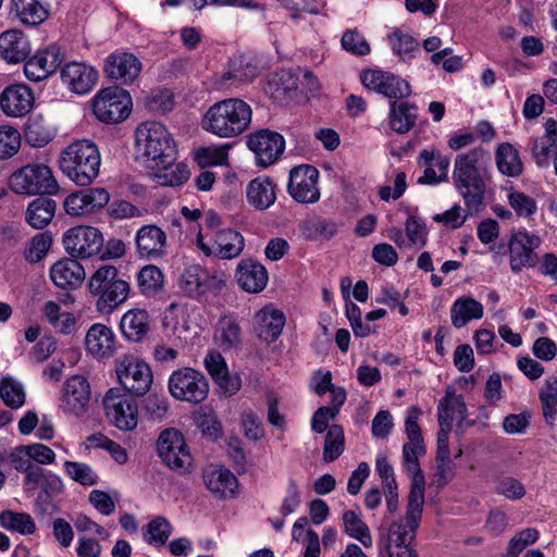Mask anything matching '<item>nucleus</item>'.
Instances as JSON below:
<instances>
[{"mask_svg": "<svg viewBox=\"0 0 557 557\" xmlns=\"http://www.w3.org/2000/svg\"><path fill=\"white\" fill-rule=\"evenodd\" d=\"M488 153L483 148H472L458 153L451 173L453 185L463 200L470 215L480 213L484 208L486 183L485 171Z\"/></svg>", "mask_w": 557, "mask_h": 557, "instance_id": "nucleus-1", "label": "nucleus"}, {"mask_svg": "<svg viewBox=\"0 0 557 557\" xmlns=\"http://www.w3.org/2000/svg\"><path fill=\"white\" fill-rule=\"evenodd\" d=\"M252 119L251 107L239 98H228L210 106L201 127L216 137L230 139L244 134Z\"/></svg>", "mask_w": 557, "mask_h": 557, "instance_id": "nucleus-2", "label": "nucleus"}, {"mask_svg": "<svg viewBox=\"0 0 557 557\" xmlns=\"http://www.w3.org/2000/svg\"><path fill=\"white\" fill-rule=\"evenodd\" d=\"M136 159L148 169L176 161V145L168 128L158 122L146 121L135 132Z\"/></svg>", "mask_w": 557, "mask_h": 557, "instance_id": "nucleus-3", "label": "nucleus"}, {"mask_svg": "<svg viewBox=\"0 0 557 557\" xmlns=\"http://www.w3.org/2000/svg\"><path fill=\"white\" fill-rule=\"evenodd\" d=\"M101 164L98 147L90 140H77L61 153L60 170L79 186L90 185L99 174Z\"/></svg>", "mask_w": 557, "mask_h": 557, "instance_id": "nucleus-4", "label": "nucleus"}, {"mask_svg": "<svg viewBox=\"0 0 557 557\" xmlns=\"http://www.w3.org/2000/svg\"><path fill=\"white\" fill-rule=\"evenodd\" d=\"M90 295L96 298V309L102 314H110L124 304L131 292L129 283L119 276L114 265H101L88 282Z\"/></svg>", "mask_w": 557, "mask_h": 557, "instance_id": "nucleus-5", "label": "nucleus"}, {"mask_svg": "<svg viewBox=\"0 0 557 557\" xmlns=\"http://www.w3.org/2000/svg\"><path fill=\"white\" fill-rule=\"evenodd\" d=\"M9 186L13 193L26 196L45 197L59 190L51 169L41 163L27 164L13 172L9 178Z\"/></svg>", "mask_w": 557, "mask_h": 557, "instance_id": "nucleus-6", "label": "nucleus"}, {"mask_svg": "<svg viewBox=\"0 0 557 557\" xmlns=\"http://www.w3.org/2000/svg\"><path fill=\"white\" fill-rule=\"evenodd\" d=\"M115 372L124 391L132 396H144L151 387L150 366L134 355H123L115 361Z\"/></svg>", "mask_w": 557, "mask_h": 557, "instance_id": "nucleus-7", "label": "nucleus"}, {"mask_svg": "<svg viewBox=\"0 0 557 557\" xmlns=\"http://www.w3.org/2000/svg\"><path fill=\"white\" fill-rule=\"evenodd\" d=\"M423 505L424 497L408 496L406 520L393 522L388 530L389 553H400L404 548L412 549L410 544L416 539Z\"/></svg>", "mask_w": 557, "mask_h": 557, "instance_id": "nucleus-8", "label": "nucleus"}, {"mask_svg": "<svg viewBox=\"0 0 557 557\" xmlns=\"http://www.w3.org/2000/svg\"><path fill=\"white\" fill-rule=\"evenodd\" d=\"M94 113L104 123H119L131 113L132 98L125 89L112 86L102 89L92 101Z\"/></svg>", "mask_w": 557, "mask_h": 557, "instance_id": "nucleus-9", "label": "nucleus"}, {"mask_svg": "<svg viewBox=\"0 0 557 557\" xmlns=\"http://www.w3.org/2000/svg\"><path fill=\"white\" fill-rule=\"evenodd\" d=\"M208 391L207 379L193 368H182L170 375L169 392L175 399L198 404L206 399Z\"/></svg>", "mask_w": 557, "mask_h": 557, "instance_id": "nucleus-10", "label": "nucleus"}, {"mask_svg": "<svg viewBox=\"0 0 557 557\" xmlns=\"http://www.w3.org/2000/svg\"><path fill=\"white\" fill-rule=\"evenodd\" d=\"M225 282L223 272H209L200 264H190L181 273L178 287L187 297L196 298L208 292L221 290Z\"/></svg>", "mask_w": 557, "mask_h": 557, "instance_id": "nucleus-11", "label": "nucleus"}, {"mask_svg": "<svg viewBox=\"0 0 557 557\" xmlns=\"http://www.w3.org/2000/svg\"><path fill=\"white\" fill-rule=\"evenodd\" d=\"M103 244L102 233L94 226L78 225L67 230L63 236L64 249L75 259H88L98 255Z\"/></svg>", "mask_w": 557, "mask_h": 557, "instance_id": "nucleus-12", "label": "nucleus"}, {"mask_svg": "<svg viewBox=\"0 0 557 557\" xmlns=\"http://www.w3.org/2000/svg\"><path fill=\"white\" fill-rule=\"evenodd\" d=\"M541 244L542 239L539 235L525 230L512 234L508 242L510 270L519 273L524 268H535L540 262L535 250Z\"/></svg>", "mask_w": 557, "mask_h": 557, "instance_id": "nucleus-13", "label": "nucleus"}, {"mask_svg": "<svg viewBox=\"0 0 557 557\" xmlns=\"http://www.w3.org/2000/svg\"><path fill=\"white\" fill-rule=\"evenodd\" d=\"M103 407L107 418L119 430L132 431L137 426V404L127 395L111 388L103 397Z\"/></svg>", "mask_w": 557, "mask_h": 557, "instance_id": "nucleus-14", "label": "nucleus"}, {"mask_svg": "<svg viewBox=\"0 0 557 557\" xmlns=\"http://www.w3.org/2000/svg\"><path fill=\"white\" fill-rule=\"evenodd\" d=\"M159 457L172 470L187 471L191 465V456L183 434L176 429H166L157 442Z\"/></svg>", "mask_w": 557, "mask_h": 557, "instance_id": "nucleus-15", "label": "nucleus"}, {"mask_svg": "<svg viewBox=\"0 0 557 557\" xmlns=\"http://www.w3.org/2000/svg\"><path fill=\"white\" fill-rule=\"evenodd\" d=\"M320 173L310 164H301L290 169L287 193L299 203H314L320 199L318 188Z\"/></svg>", "mask_w": 557, "mask_h": 557, "instance_id": "nucleus-16", "label": "nucleus"}, {"mask_svg": "<svg viewBox=\"0 0 557 557\" xmlns=\"http://www.w3.org/2000/svg\"><path fill=\"white\" fill-rule=\"evenodd\" d=\"M360 82L364 88L394 100L407 98L411 94L409 83L391 72L366 70L360 73Z\"/></svg>", "mask_w": 557, "mask_h": 557, "instance_id": "nucleus-17", "label": "nucleus"}, {"mask_svg": "<svg viewBox=\"0 0 557 557\" xmlns=\"http://www.w3.org/2000/svg\"><path fill=\"white\" fill-rule=\"evenodd\" d=\"M247 147L255 153L257 165L267 168L283 154L285 139L277 132L260 129L248 136Z\"/></svg>", "mask_w": 557, "mask_h": 557, "instance_id": "nucleus-18", "label": "nucleus"}, {"mask_svg": "<svg viewBox=\"0 0 557 557\" xmlns=\"http://www.w3.org/2000/svg\"><path fill=\"white\" fill-rule=\"evenodd\" d=\"M90 401V385L86 377H69L62 389L60 408L66 414L79 417L87 411Z\"/></svg>", "mask_w": 557, "mask_h": 557, "instance_id": "nucleus-19", "label": "nucleus"}, {"mask_svg": "<svg viewBox=\"0 0 557 557\" xmlns=\"http://www.w3.org/2000/svg\"><path fill=\"white\" fill-rule=\"evenodd\" d=\"M64 55L60 47L50 45L38 50L24 63V74L28 81L41 82L57 72L63 62Z\"/></svg>", "mask_w": 557, "mask_h": 557, "instance_id": "nucleus-20", "label": "nucleus"}, {"mask_svg": "<svg viewBox=\"0 0 557 557\" xmlns=\"http://www.w3.org/2000/svg\"><path fill=\"white\" fill-rule=\"evenodd\" d=\"M136 252L141 259L158 260L166 255V234L154 224L143 225L135 236Z\"/></svg>", "mask_w": 557, "mask_h": 557, "instance_id": "nucleus-21", "label": "nucleus"}, {"mask_svg": "<svg viewBox=\"0 0 557 557\" xmlns=\"http://www.w3.org/2000/svg\"><path fill=\"white\" fill-rule=\"evenodd\" d=\"M62 83L73 92L85 95L98 81V72L85 62L72 61L64 64L60 72Z\"/></svg>", "mask_w": 557, "mask_h": 557, "instance_id": "nucleus-22", "label": "nucleus"}, {"mask_svg": "<svg viewBox=\"0 0 557 557\" xmlns=\"http://www.w3.org/2000/svg\"><path fill=\"white\" fill-rule=\"evenodd\" d=\"M104 71L111 79L131 84L139 76L141 62L131 52L115 51L107 58Z\"/></svg>", "mask_w": 557, "mask_h": 557, "instance_id": "nucleus-23", "label": "nucleus"}, {"mask_svg": "<svg viewBox=\"0 0 557 557\" xmlns=\"http://www.w3.org/2000/svg\"><path fill=\"white\" fill-rule=\"evenodd\" d=\"M34 102L33 91L24 84L11 85L0 96L3 113L13 117L25 116L33 109Z\"/></svg>", "mask_w": 557, "mask_h": 557, "instance_id": "nucleus-24", "label": "nucleus"}, {"mask_svg": "<svg viewBox=\"0 0 557 557\" xmlns=\"http://www.w3.org/2000/svg\"><path fill=\"white\" fill-rule=\"evenodd\" d=\"M284 325L285 315L283 311L276 309L273 305L263 307L253 317V332L259 339L269 344L278 338Z\"/></svg>", "mask_w": 557, "mask_h": 557, "instance_id": "nucleus-25", "label": "nucleus"}, {"mask_svg": "<svg viewBox=\"0 0 557 557\" xmlns=\"http://www.w3.org/2000/svg\"><path fill=\"white\" fill-rule=\"evenodd\" d=\"M84 267L74 258L57 261L50 269V278L54 285L62 289H75L85 280Z\"/></svg>", "mask_w": 557, "mask_h": 557, "instance_id": "nucleus-26", "label": "nucleus"}, {"mask_svg": "<svg viewBox=\"0 0 557 557\" xmlns=\"http://www.w3.org/2000/svg\"><path fill=\"white\" fill-rule=\"evenodd\" d=\"M120 330L125 339L132 343H143L151 331V318L145 309H131L120 321Z\"/></svg>", "mask_w": 557, "mask_h": 557, "instance_id": "nucleus-27", "label": "nucleus"}, {"mask_svg": "<svg viewBox=\"0 0 557 557\" xmlns=\"http://www.w3.org/2000/svg\"><path fill=\"white\" fill-rule=\"evenodd\" d=\"M424 454V445L405 443L403 446L404 467L412 475L408 496L424 497L425 479L419 462V457Z\"/></svg>", "mask_w": 557, "mask_h": 557, "instance_id": "nucleus-28", "label": "nucleus"}, {"mask_svg": "<svg viewBox=\"0 0 557 557\" xmlns=\"http://www.w3.org/2000/svg\"><path fill=\"white\" fill-rule=\"evenodd\" d=\"M29 53L30 44L21 30L10 29L0 35V58L8 63L23 62Z\"/></svg>", "mask_w": 557, "mask_h": 557, "instance_id": "nucleus-29", "label": "nucleus"}, {"mask_svg": "<svg viewBox=\"0 0 557 557\" xmlns=\"http://www.w3.org/2000/svg\"><path fill=\"white\" fill-rule=\"evenodd\" d=\"M207 488L218 498L226 499L235 495L238 485L237 478L223 467H209L203 473Z\"/></svg>", "mask_w": 557, "mask_h": 557, "instance_id": "nucleus-30", "label": "nucleus"}, {"mask_svg": "<svg viewBox=\"0 0 557 557\" xmlns=\"http://www.w3.org/2000/svg\"><path fill=\"white\" fill-rule=\"evenodd\" d=\"M277 185L269 176H258L251 180L246 187L248 203L256 210H267L276 200Z\"/></svg>", "mask_w": 557, "mask_h": 557, "instance_id": "nucleus-31", "label": "nucleus"}, {"mask_svg": "<svg viewBox=\"0 0 557 557\" xmlns=\"http://www.w3.org/2000/svg\"><path fill=\"white\" fill-rule=\"evenodd\" d=\"M236 280L245 292L259 293L267 286L268 271L257 261L243 260L237 265Z\"/></svg>", "mask_w": 557, "mask_h": 557, "instance_id": "nucleus-32", "label": "nucleus"}, {"mask_svg": "<svg viewBox=\"0 0 557 557\" xmlns=\"http://www.w3.org/2000/svg\"><path fill=\"white\" fill-rule=\"evenodd\" d=\"M205 367L212 380L228 395L240 388V379L231 376L224 358L220 352H209L205 358Z\"/></svg>", "mask_w": 557, "mask_h": 557, "instance_id": "nucleus-33", "label": "nucleus"}, {"mask_svg": "<svg viewBox=\"0 0 557 557\" xmlns=\"http://www.w3.org/2000/svg\"><path fill=\"white\" fill-rule=\"evenodd\" d=\"M86 349L97 358L109 357L115 348V337L110 327L104 324L90 326L85 338Z\"/></svg>", "mask_w": 557, "mask_h": 557, "instance_id": "nucleus-34", "label": "nucleus"}, {"mask_svg": "<svg viewBox=\"0 0 557 557\" xmlns=\"http://www.w3.org/2000/svg\"><path fill=\"white\" fill-rule=\"evenodd\" d=\"M468 416V410L463 397L457 395L454 387H447L445 396L440 399L437 406V421L453 425L454 421L461 424Z\"/></svg>", "mask_w": 557, "mask_h": 557, "instance_id": "nucleus-35", "label": "nucleus"}, {"mask_svg": "<svg viewBox=\"0 0 557 557\" xmlns=\"http://www.w3.org/2000/svg\"><path fill=\"white\" fill-rule=\"evenodd\" d=\"M498 172L507 177H519L523 173V161L519 150L510 143H500L495 150Z\"/></svg>", "mask_w": 557, "mask_h": 557, "instance_id": "nucleus-36", "label": "nucleus"}, {"mask_svg": "<svg viewBox=\"0 0 557 557\" xmlns=\"http://www.w3.org/2000/svg\"><path fill=\"white\" fill-rule=\"evenodd\" d=\"M376 472L382 480L385 496L386 512L394 515L398 509V485L395 480L393 467L385 456L376 458Z\"/></svg>", "mask_w": 557, "mask_h": 557, "instance_id": "nucleus-37", "label": "nucleus"}, {"mask_svg": "<svg viewBox=\"0 0 557 557\" xmlns=\"http://www.w3.org/2000/svg\"><path fill=\"white\" fill-rule=\"evenodd\" d=\"M417 116L416 106L406 101H391L388 123L397 134L408 133L414 126Z\"/></svg>", "mask_w": 557, "mask_h": 557, "instance_id": "nucleus-38", "label": "nucleus"}, {"mask_svg": "<svg viewBox=\"0 0 557 557\" xmlns=\"http://www.w3.org/2000/svg\"><path fill=\"white\" fill-rule=\"evenodd\" d=\"M214 255L222 260L233 259L240 255L244 249L245 240L240 233L224 228L215 234Z\"/></svg>", "mask_w": 557, "mask_h": 557, "instance_id": "nucleus-39", "label": "nucleus"}, {"mask_svg": "<svg viewBox=\"0 0 557 557\" xmlns=\"http://www.w3.org/2000/svg\"><path fill=\"white\" fill-rule=\"evenodd\" d=\"M482 315V304L471 297L458 298L450 308L451 324L457 329L463 327L473 319H481Z\"/></svg>", "mask_w": 557, "mask_h": 557, "instance_id": "nucleus-40", "label": "nucleus"}, {"mask_svg": "<svg viewBox=\"0 0 557 557\" xmlns=\"http://www.w3.org/2000/svg\"><path fill=\"white\" fill-rule=\"evenodd\" d=\"M57 203L51 198L38 197L27 207L26 221L34 228H44L54 216Z\"/></svg>", "mask_w": 557, "mask_h": 557, "instance_id": "nucleus-41", "label": "nucleus"}, {"mask_svg": "<svg viewBox=\"0 0 557 557\" xmlns=\"http://www.w3.org/2000/svg\"><path fill=\"white\" fill-rule=\"evenodd\" d=\"M214 338L223 350L237 348L242 344V329L233 317H221L216 323Z\"/></svg>", "mask_w": 557, "mask_h": 557, "instance_id": "nucleus-42", "label": "nucleus"}, {"mask_svg": "<svg viewBox=\"0 0 557 557\" xmlns=\"http://www.w3.org/2000/svg\"><path fill=\"white\" fill-rule=\"evenodd\" d=\"M11 5L12 12L25 25H39L48 17V11L39 0H12Z\"/></svg>", "mask_w": 557, "mask_h": 557, "instance_id": "nucleus-43", "label": "nucleus"}, {"mask_svg": "<svg viewBox=\"0 0 557 557\" xmlns=\"http://www.w3.org/2000/svg\"><path fill=\"white\" fill-rule=\"evenodd\" d=\"M0 527L22 535H32L36 532V523L29 513L11 509L0 512Z\"/></svg>", "mask_w": 557, "mask_h": 557, "instance_id": "nucleus-44", "label": "nucleus"}, {"mask_svg": "<svg viewBox=\"0 0 557 557\" xmlns=\"http://www.w3.org/2000/svg\"><path fill=\"white\" fill-rule=\"evenodd\" d=\"M0 399L11 409L21 408L26 400L23 384L10 375L2 377L0 380Z\"/></svg>", "mask_w": 557, "mask_h": 557, "instance_id": "nucleus-45", "label": "nucleus"}, {"mask_svg": "<svg viewBox=\"0 0 557 557\" xmlns=\"http://www.w3.org/2000/svg\"><path fill=\"white\" fill-rule=\"evenodd\" d=\"M53 137V129L41 116H35L28 120L25 127V139L30 146L37 148L45 147Z\"/></svg>", "mask_w": 557, "mask_h": 557, "instance_id": "nucleus-46", "label": "nucleus"}, {"mask_svg": "<svg viewBox=\"0 0 557 557\" xmlns=\"http://www.w3.org/2000/svg\"><path fill=\"white\" fill-rule=\"evenodd\" d=\"M300 231L302 236L309 240L331 239L336 235L338 227L332 220L318 218L305 221L300 226Z\"/></svg>", "mask_w": 557, "mask_h": 557, "instance_id": "nucleus-47", "label": "nucleus"}, {"mask_svg": "<svg viewBox=\"0 0 557 557\" xmlns=\"http://www.w3.org/2000/svg\"><path fill=\"white\" fill-rule=\"evenodd\" d=\"M539 398L546 423L554 424L557 407V375L546 377Z\"/></svg>", "mask_w": 557, "mask_h": 557, "instance_id": "nucleus-48", "label": "nucleus"}, {"mask_svg": "<svg viewBox=\"0 0 557 557\" xmlns=\"http://www.w3.org/2000/svg\"><path fill=\"white\" fill-rule=\"evenodd\" d=\"M156 177L161 185L180 186L187 182L190 172L185 163L178 162L164 165H158Z\"/></svg>", "mask_w": 557, "mask_h": 557, "instance_id": "nucleus-49", "label": "nucleus"}, {"mask_svg": "<svg viewBox=\"0 0 557 557\" xmlns=\"http://www.w3.org/2000/svg\"><path fill=\"white\" fill-rule=\"evenodd\" d=\"M345 532L352 539L359 541L364 547L372 545V537L368 525L354 510H346L343 513Z\"/></svg>", "mask_w": 557, "mask_h": 557, "instance_id": "nucleus-50", "label": "nucleus"}, {"mask_svg": "<svg viewBox=\"0 0 557 557\" xmlns=\"http://www.w3.org/2000/svg\"><path fill=\"white\" fill-rule=\"evenodd\" d=\"M26 485L39 486L47 496L58 495L63 491V483L59 475L42 468L28 474Z\"/></svg>", "mask_w": 557, "mask_h": 557, "instance_id": "nucleus-51", "label": "nucleus"}, {"mask_svg": "<svg viewBox=\"0 0 557 557\" xmlns=\"http://www.w3.org/2000/svg\"><path fill=\"white\" fill-rule=\"evenodd\" d=\"M388 44L393 52L404 61L410 60L413 58V53L419 51L417 39L400 29H395L388 35Z\"/></svg>", "mask_w": 557, "mask_h": 557, "instance_id": "nucleus-52", "label": "nucleus"}, {"mask_svg": "<svg viewBox=\"0 0 557 557\" xmlns=\"http://www.w3.org/2000/svg\"><path fill=\"white\" fill-rule=\"evenodd\" d=\"M344 448V430L338 424H332L327 430L324 441L323 460L325 462H333L343 454Z\"/></svg>", "mask_w": 557, "mask_h": 557, "instance_id": "nucleus-53", "label": "nucleus"}, {"mask_svg": "<svg viewBox=\"0 0 557 557\" xmlns=\"http://www.w3.org/2000/svg\"><path fill=\"white\" fill-rule=\"evenodd\" d=\"M137 283L144 295H153L163 286V274L158 267L146 265L138 272Z\"/></svg>", "mask_w": 557, "mask_h": 557, "instance_id": "nucleus-54", "label": "nucleus"}, {"mask_svg": "<svg viewBox=\"0 0 557 557\" xmlns=\"http://www.w3.org/2000/svg\"><path fill=\"white\" fill-rule=\"evenodd\" d=\"M172 530L171 523L164 517L158 516L147 524L144 537L149 544L162 546L169 540Z\"/></svg>", "mask_w": 557, "mask_h": 557, "instance_id": "nucleus-55", "label": "nucleus"}, {"mask_svg": "<svg viewBox=\"0 0 557 557\" xmlns=\"http://www.w3.org/2000/svg\"><path fill=\"white\" fill-rule=\"evenodd\" d=\"M231 144L203 147L197 151V159L201 166L223 165L227 163Z\"/></svg>", "mask_w": 557, "mask_h": 557, "instance_id": "nucleus-56", "label": "nucleus"}, {"mask_svg": "<svg viewBox=\"0 0 557 557\" xmlns=\"http://www.w3.org/2000/svg\"><path fill=\"white\" fill-rule=\"evenodd\" d=\"M507 198L509 206L519 218H530L537 211L535 199L522 191H511Z\"/></svg>", "mask_w": 557, "mask_h": 557, "instance_id": "nucleus-57", "label": "nucleus"}, {"mask_svg": "<svg viewBox=\"0 0 557 557\" xmlns=\"http://www.w3.org/2000/svg\"><path fill=\"white\" fill-rule=\"evenodd\" d=\"M21 134L11 126L0 127V160L13 157L20 149Z\"/></svg>", "mask_w": 557, "mask_h": 557, "instance_id": "nucleus-58", "label": "nucleus"}, {"mask_svg": "<svg viewBox=\"0 0 557 557\" xmlns=\"http://www.w3.org/2000/svg\"><path fill=\"white\" fill-rule=\"evenodd\" d=\"M64 469L72 480L82 485L91 486L98 482V475L87 463L65 461Z\"/></svg>", "mask_w": 557, "mask_h": 557, "instance_id": "nucleus-59", "label": "nucleus"}, {"mask_svg": "<svg viewBox=\"0 0 557 557\" xmlns=\"http://www.w3.org/2000/svg\"><path fill=\"white\" fill-rule=\"evenodd\" d=\"M342 47L345 51L363 57L370 53V45L366 38L356 29H348L342 36Z\"/></svg>", "mask_w": 557, "mask_h": 557, "instance_id": "nucleus-60", "label": "nucleus"}, {"mask_svg": "<svg viewBox=\"0 0 557 557\" xmlns=\"http://www.w3.org/2000/svg\"><path fill=\"white\" fill-rule=\"evenodd\" d=\"M557 140L550 138H535L532 141L531 153L539 166H547L549 158L556 156Z\"/></svg>", "mask_w": 557, "mask_h": 557, "instance_id": "nucleus-61", "label": "nucleus"}, {"mask_svg": "<svg viewBox=\"0 0 557 557\" xmlns=\"http://www.w3.org/2000/svg\"><path fill=\"white\" fill-rule=\"evenodd\" d=\"M405 230L408 246L419 245L420 247H423L426 244L428 231L422 219L416 215H410L405 223Z\"/></svg>", "mask_w": 557, "mask_h": 557, "instance_id": "nucleus-62", "label": "nucleus"}, {"mask_svg": "<svg viewBox=\"0 0 557 557\" xmlns=\"http://www.w3.org/2000/svg\"><path fill=\"white\" fill-rule=\"evenodd\" d=\"M146 107L156 112H170L174 108L173 94L168 89H154L147 97Z\"/></svg>", "mask_w": 557, "mask_h": 557, "instance_id": "nucleus-63", "label": "nucleus"}, {"mask_svg": "<svg viewBox=\"0 0 557 557\" xmlns=\"http://www.w3.org/2000/svg\"><path fill=\"white\" fill-rule=\"evenodd\" d=\"M51 244L52 238L48 233L37 234L25 250L26 260L32 263L40 261L47 255Z\"/></svg>", "mask_w": 557, "mask_h": 557, "instance_id": "nucleus-64", "label": "nucleus"}]
</instances>
